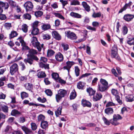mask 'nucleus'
<instances>
[{
	"label": "nucleus",
	"mask_w": 134,
	"mask_h": 134,
	"mask_svg": "<svg viewBox=\"0 0 134 134\" xmlns=\"http://www.w3.org/2000/svg\"><path fill=\"white\" fill-rule=\"evenodd\" d=\"M55 57L56 60L59 62H62L64 59L63 55L60 52H58L55 54Z\"/></svg>",
	"instance_id": "nucleus-13"
},
{
	"label": "nucleus",
	"mask_w": 134,
	"mask_h": 134,
	"mask_svg": "<svg viewBox=\"0 0 134 134\" xmlns=\"http://www.w3.org/2000/svg\"><path fill=\"white\" fill-rule=\"evenodd\" d=\"M28 93L25 92H23L21 93V97L23 99L28 97Z\"/></svg>",
	"instance_id": "nucleus-39"
},
{
	"label": "nucleus",
	"mask_w": 134,
	"mask_h": 134,
	"mask_svg": "<svg viewBox=\"0 0 134 134\" xmlns=\"http://www.w3.org/2000/svg\"><path fill=\"white\" fill-rule=\"evenodd\" d=\"M27 58L24 59V60L25 63L26 64L28 63L30 65H31L33 63L34 60L37 62L39 60V59L33 58L29 56H27Z\"/></svg>",
	"instance_id": "nucleus-8"
},
{
	"label": "nucleus",
	"mask_w": 134,
	"mask_h": 134,
	"mask_svg": "<svg viewBox=\"0 0 134 134\" xmlns=\"http://www.w3.org/2000/svg\"><path fill=\"white\" fill-rule=\"evenodd\" d=\"M75 64L73 62L67 61L66 62V66H64L63 67L64 70H68V73H69L70 69L72 65Z\"/></svg>",
	"instance_id": "nucleus-11"
},
{
	"label": "nucleus",
	"mask_w": 134,
	"mask_h": 134,
	"mask_svg": "<svg viewBox=\"0 0 134 134\" xmlns=\"http://www.w3.org/2000/svg\"><path fill=\"white\" fill-rule=\"evenodd\" d=\"M21 29L24 32L26 33L27 31L28 26L26 24H24L22 26Z\"/></svg>",
	"instance_id": "nucleus-44"
},
{
	"label": "nucleus",
	"mask_w": 134,
	"mask_h": 134,
	"mask_svg": "<svg viewBox=\"0 0 134 134\" xmlns=\"http://www.w3.org/2000/svg\"><path fill=\"white\" fill-rule=\"evenodd\" d=\"M21 114L20 112L18 110L14 109L12 110L11 113V115L13 116H15L16 115H20Z\"/></svg>",
	"instance_id": "nucleus-33"
},
{
	"label": "nucleus",
	"mask_w": 134,
	"mask_h": 134,
	"mask_svg": "<svg viewBox=\"0 0 134 134\" xmlns=\"http://www.w3.org/2000/svg\"><path fill=\"white\" fill-rule=\"evenodd\" d=\"M40 67L42 68H44L45 69H49V64L47 63H44L42 62H40L39 63Z\"/></svg>",
	"instance_id": "nucleus-22"
},
{
	"label": "nucleus",
	"mask_w": 134,
	"mask_h": 134,
	"mask_svg": "<svg viewBox=\"0 0 134 134\" xmlns=\"http://www.w3.org/2000/svg\"><path fill=\"white\" fill-rule=\"evenodd\" d=\"M39 33V30L38 28H33L31 34L34 35H36Z\"/></svg>",
	"instance_id": "nucleus-35"
},
{
	"label": "nucleus",
	"mask_w": 134,
	"mask_h": 134,
	"mask_svg": "<svg viewBox=\"0 0 134 134\" xmlns=\"http://www.w3.org/2000/svg\"><path fill=\"white\" fill-rule=\"evenodd\" d=\"M128 31L127 26L125 25L122 27V33L123 35H125L127 33Z\"/></svg>",
	"instance_id": "nucleus-38"
},
{
	"label": "nucleus",
	"mask_w": 134,
	"mask_h": 134,
	"mask_svg": "<svg viewBox=\"0 0 134 134\" xmlns=\"http://www.w3.org/2000/svg\"><path fill=\"white\" fill-rule=\"evenodd\" d=\"M116 100L118 102V103L120 104L121 105L122 102L121 100H120V97L119 96H116Z\"/></svg>",
	"instance_id": "nucleus-60"
},
{
	"label": "nucleus",
	"mask_w": 134,
	"mask_h": 134,
	"mask_svg": "<svg viewBox=\"0 0 134 134\" xmlns=\"http://www.w3.org/2000/svg\"><path fill=\"white\" fill-rule=\"evenodd\" d=\"M40 43L39 42H37V44L34 46H33L36 47L39 52H40L42 48L40 46Z\"/></svg>",
	"instance_id": "nucleus-49"
},
{
	"label": "nucleus",
	"mask_w": 134,
	"mask_h": 134,
	"mask_svg": "<svg viewBox=\"0 0 134 134\" xmlns=\"http://www.w3.org/2000/svg\"><path fill=\"white\" fill-rule=\"evenodd\" d=\"M67 91L64 89H60L58 92V94L55 95V98L57 102L59 103L62 98L67 95Z\"/></svg>",
	"instance_id": "nucleus-2"
},
{
	"label": "nucleus",
	"mask_w": 134,
	"mask_h": 134,
	"mask_svg": "<svg viewBox=\"0 0 134 134\" xmlns=\"http://www.w3.org/2000/svg\"><path fill=\"white\" fill-rule=\"evenodd\" d=\"M44 92L47 96L51 97L53 94V92L51 90L49 89H47Z\"/></svg>",
	"instance_id": "nucleus-41"
},
{
	"label": "nucleus",
	"mask_w": 134,
	"mask_h": 134,
	"mask_svg": "<svg viewBox=\"0 0 134 134\" xmlns=\"http://www.w3.org/2000/svg\"><path fill=\"white\" fill-rule=\"evenodd\" d=\"M80 4V2L77 0H74L71 2V5H76Z\"/></svg>",
	"instance_id": "nucleus-51"
},
{
	"label": "nucleus",
	"mask_w": 134,
	"mask_h": 134,
	"mask_svg": "<svg viewBox=\"0 0 134 134\" xmlns=\"http://www.w3.org/2000/svg\"><path fill=\"white\" fill-rule=\"evenodd\" d=\"M102 119L103 120L104 123L106 125L109 126L110 124H111V122H112V119L108 120L105 117L103 116L102 118Z\"/></svg>",
	"instance_id": "nucleus-24"
},
{
	"label": "nucleus",
	"mask_w": 134,
	"mask_h": 134,
	"mask_svg": "<svg viewBox=\"0 0 134 134\" xmlns=\"http://www.w3.org/2000/svg\"><path fill=\"white\" fill-rule=\"evenodd\" d=\"M18 72V66L17 64L14 63L10 67V73L13 75Z\"/></svg>",
	"instance_id": "nucleus-5"
},
{
	"label": "nucleus",
	"mask_w": 134,
	"mask_h": 134,
	"mask_svg": "<svg viewBox=\"0 0 134 134\" xmlns=\"http://www.w3.org/2000/svg\"><path fill=\"white\" fill-rule=\"evenodd\" d=\"M54 15L56 17H58L61 19L64 20L65 18L60 13H54Z\"/></svg>",
	"instance_id": "nucleus-54"
},
{
	"label": "nucleus",
	"mask_w": 134,
	"mask_h": 134,
	"mask_svg": "<svg viewBox=\"0 0 134 134\" xmlns=\"http://www.w3.org/2000/svg\"><path fill=\"white\" fill-rule=\"evenodd\" d=\"M82 5L85 9L88 12H89L90 10V7L87 4V3L85 2H82Z\"/></svg>",
	"instance_id": "nucleus-26"
},
{
	"label": "nucleus",
	"mask_w": 134,
	"mask_h": 134,
	"mask_svg": "<svg viewBox=\"0 0 134 134\" xmlns=\"http://www.w3.org/2000/svg\"><path fill=\"white\" fill-rule=\"evenodd\" d=\"M31 128L32 130L33 131L35 130L37 127V126L35 123L32 122L31 124Z\"/></svg>",
	"instance_id": "nucleus-55"
},
{
	"label": "nucleus",
	"mask_w": 134,
	"mask_h": 134,
	"mask_svg": "<svg viewBox=\"0 0 134 134\" xmlns=\"http://www.w3.org/2000/svg\"><path fill=\"white\" fill-rule=\"evenodd\" d=\"M12 134H23V133L20 130L14 131L12 133Z\"/></svg>",
	"instance_id": "nucleus-64"
},
{
	"label": "nucleus",
	"mask_w": 134,
	"mask_h": 134,
	"mask_svg": "<svg viewBox=\"0 0 134 134\" xmlns=\"http://www.w3.org/2000/svg\"><path fill=\"white\" fill-rule=\"evenodd\" d=\"M56 82H58L62 84H65L66 83V82L64 80L62 79L61 78H59L57 81Z\"/></svg>",
	"instance_id": "nucleus-63"
},
{
	"label": "nucleus",
	"mask_w": 134,
	"mask_h": 134,
	"mask_svg": "<svg viewBox=\"0 0 134 134\" xmlns=\"http://www.w3.org/2000/svg\"><path fill=\"white\" fill-rule=\"evenodd\" d=\"M86 91L89 96H93L95 94L96 91L91 87H89L86 89Z\"/></svg>",
	"instance_id": "nucleus-18"
},
{
	"label": "nucleus",
	"mask_w": 134,
	"mask_h": 134,
	"mask_svg": "<svg viewBox=\"0 0 134 134\" xmlns=\"http://www.w3.org/2000/svg\"><path fill=\"white\" fill-rule=\"evenodd\" d=\"M65 35L68 38L71 40H76L77 37L76 34L73 32H71L70 30H68L65 31Z\"/></svg>",
	"instance_id": "nucleus-3"
},
{
	"label": "nucleus",
	"mask_w": 134,
	"mask_h": 134,
	"mask_svg": "<svg viewBox=\"0 0 134 134\" xmlns=\"http://www.w3.org/2000/svg\"><path fill=\"white\" fill-rule=\"evenodd\" d=\"M24 6L27 12L31 10L33 7V4L30 1H27L24 4Z\"/></svg>",
	"instance_id": "nucleus-10"
},
{
	"label": "nucleus",
	"mask_w": 134,
	"mask_h": 134,
	"mask_svg": "<svg viewBox=\"0 0 134 134\" xmlns=\"http://www.w3.org/2000/svg\"><path fill=\"white\" fill-rule=\"evenodd\" d=\"M52 78L54 79L56 81H57L59 77V74L56 72H53L51 74Z\"/></svg>",
	"instance_id": "nucleus-31"
},
{
	"label": "nucleus",
	"mask_w": 134,
	"mask_h": 134,
	"mask_svg": "<svg viewBox=\"0 0 134 134\" xmlns=\"http://www.w3.org/2000/svg\"><path fill=\"white\" fill-rule=\"evenodd\" d=\"M38 77L39 78H42L45 77L46 75L44 72L40 71L37 74Z\"/></svg>",
	"instance_id": "nucleus-27"
},
{
	"label": "nucleus",
	"mask_w": 134,
	"mask_h": 134,
	"mask_svg": "<svg viewBox=\"0 0 134 134\" xmlns=\"http://www.w3.org/2000/svg\"><path fill=\"white\" fill-rule=\"evenodd\" d=\"M55 52L52 49H48L47 50V56L48 57H50L53 56Z\"/></svg>",
	"instance_id": "nucleus-25"
},
{
	"label": "nucleus",
	"mask_w": 134,
	"mask_h": 134,
	"mask_svg": "<svg viewBox=\"0 0 134 134\" xmlns=\"http://www.w3.org/2000/svg\"><path fill=\"white\" fill-rule=\"evenodd\" d=\"M1 110L5 113L8 112V107L6 105H3L1 106Z\"/></svg>",
	"instance_id": "nucleus-28"
},
{
	"label": "nucleus",
	"mask_w": 134,
	"mask_h": 134,
	"mask_svg": "<svg viewBox=\"0 0 134 134\" xmlns=\"http://www.w3.org/2000/svg\"><path fill=\"white\" fill-rule=\"evenodd\" d=\"M81 104L83 107L91 108L92 106V104L89 101L84 99L81 100Z\"/></svg>",
	"instance_id": "nucleus-12"
},
{
	"label": "nucleus",
	"mask_w": 134,
	"mask_h": 134,
	"mask_svg": "<svg viewBox=\"0 0 134 134\" xmlns=\"http://www.w3.org/2000/svg\"><path fill=\"white\" fill-rule=\"evenodd\" d=\"M70 16H73L76 18H80L82 17L81 15L76 13H74L73 12H71L70 14Z\"/></svg>",
	"instance_id": "nucleus-34"
},
{
	"label": "nucleus",
	"mask_w": 134,
	"mask_h": 134,
	"mask_svg": "<svg viewBox=\"0 0 134 134\" xmlns=\"http://www.w3.org/2000/svg\"><path fill=\"white\" fill-rule=\"evenodd\" d=\"M28 52L29 53L27 55V56H30L33 58L38 59L37 57L35 55L38 53V52L36 50L31 48L28 51Z\"/></svg>",
	"instance_id": "nucleus-7"
},
{
	"label": "nucleus",
	"mask_w": 134,
	"mask_h": 134,
	"mask_svg": "<svg viewBox=\"0 0 134 134\" xmlns=\"http://www.w3.org/2000/svg\"><path fill=\"white\" fill-rule=\"evenodd\" d=\"M75 72L76 76L77 77L80 75V69L78 66L75 67Z\"/></svg>",
	"instance_id": "nucleus-43"
},
{
	"label": "nucleus",
	"mask_w": 134,
	"mask_h": 134,
	"mask_svg": "<svg viewBox=\"0 0 134 134\" xmlns=\"http://www.w3.org/2000/svg\"><path fill=\"white\" fill-rule=\"evenodd\" d=\"M43 14V12L42 11H38L35 12V15L37 17H40Z\"/></svg>",
	"instance_id": "nucleus-47"
},
{
	"label": "nucleus",
	"mask_w": 134,
	"mask_h": 134,
	"mask_svg": "<svg viewBox=\"0 0 134 134\" xmlns=\"http://www.w3.org/2000/svg\"><path fill=\"white\" fill-rule=\"evenodd\" d=\"M8 3L11 8L13 9L16 8L18 5L13 0H9Z\"/></svg>",
	"instance_id": "nucleus-23"
},
{
	"label": "nucleus",
	"mask_w": 134,
	"mask_h": 134,
	"mask_svg": "<svg viewBox=\"0 0 134 134\" xmlns=\"http://www.w3.org/2000/svg\"><path fill=\"white\" fill-rule=\"evenodd\" d=\"M111 92L112 94L115 96V97H116V96H119L118 95V91L116 90L112 89L111 90Z\"/></svg>",
	"instance_id": "nucleus-52"
},
{
	"label": "nucleus",
	"mask_w": 134,
	"mask_h": 134,
	"mask_svg": "<svg viewBox=\"0 0 134 134\" xmlns=\"http://www.w3.org/2000/svg\"><path fill=\"white\" fill-rule=\"evenodd\" d=\"M42 37L44 40H48L51 38V36L49 35L46 34L43 35Z\"/></svg>",
	"instance_id": "nucleus-53"
},
{
	"label": "nucleus",
	"mask_w": 134,
	"mask_h": 134,
	"mask_svg": "<svg viewBox=\"0 0 134 134\" xmlns=\"http://www.w3.org/2000/svg\"><path fill=\"white\" fill-rule=\"evenodd\" d=\"M82 82L81 81H80L77 83V88L79 89H82L84 86V85L82 84Z\"/></svg>",
	"instance_id": "nucleus-46"
},
{
	"label": "nucleus",
	"mask_w": 134,
	"mask_h": 134,
	"mask_svg": "<svg viewBox=\"0 0 134 134\" xmlns=\"http://www.w3.org/2000/svg\"><path fill=\"white\" fill-rule=\"evenodd\" d=\"M52 35L54 38L56 40L59 41L61 39V35L56 31H54L52 32Z\"/></svg>",
	"instance_id": "nucleus-15"
},
{
	"label": "nucleus",
	"mask_w": 134,
	"mask_h": 134,
	"mask_svg": "<svg viewBox=\"0 0 134 134\" xmlns=\"http://www.w3.org/2000/svg\"><path fill=\"white\" fill-rule=\"evenodd\" d=\"M23 17L25 19L30 20L31 19V16L30 14L28 13L24 14Z\"/></svg>",
	"instance_id": "nucleus-48"
},
{
	"label": "nucleus",
	"mask_w": 134,
	"mask_h": 134,
	"mask_svg": "<svg viewBox=\"0 0 134 134\" xmlns=\"http://www.w3.org/2000/svg\"><path fill=\"white\" fill-rule=\"evenodd\" d=\"M31 43L33 46L36 44L37 42H38L37 38L35 36H33L32 38Z\"/></svg>",
	"instance_id": "nucleus-37"
},
{
	"label": "nucleus",
	"mask_w": 134,
	"mask_h": 134,
	"mask_svg": "<svg viewBox=\"0 0 134 134\" xmlns=\"http://www.w3.org/2000/svg\"><path fill=\"white\" fill-rule=\"evenodd\" d=\"M39 24V22L37 21H36L32 24L33 28H38Z\"/></svg>",
	"instance_id": "nucleus-56"
},
{
	"label": "nucleus",
	"mask_w": 134,
	"mask_h": 134,
	"mask_svg": "<svg viewBox=\"0 0 134 134\" xmlns=\"http://www.w3.org/2000/svg\"><path fill=\"white\" fill-rule=\"evenodd\" d=\"M77 96L75 90L74 89L71 93L70 96V99L71 100L74 99Z\"/></svg>",
	"instance_id": "nucleus-30"
},
{
	"label": "nucleus",
	"mask_w": 134,
	"mask_h": 134,
	"mask_svg": "<svg viewBox=\"0 0 134 134\" xmlns=\"http://www.w3.org/2000/svg\"><path fill=\"white\" fill-rule=\"evenodd\" d=\"M111 71L112 74L116 77H118V75L116 72L115 69L114 68L112 69Z\"/></svg>",
	"instance_id": "nucleus-62"
},
{
	"label": "nucleus",
	"mask_w": 134,
	"mask_h": 134,
	"mask_svg": "<svg viewBox=\"0 0 134 134\" xmlns=\"http://www.w3.org/2000/svg\"><path fill=\"white\" fill-rule=\"evenodd\" d=\"M45 117L44 115L40 114L38 117L37 119L38 121H44Z\"/></svg>",
	"instance_id": "nucleus-42"
},
{
	"label": "nucleus",
	"mask_w": 134,
	"mask_h": 134,
	"mask_svg": "<svg viewBox=\"0 0 134 134\" xmlns=\"http://www.w3.org/2000/svg\"><path fill=\"white\" fill-rule=\"evenodd\" d=\"M118 55V47L116 45L114 44L111 48L110 53L111 57L112 58H115Z\"/></svg>",
	"instance_id": "nucleus-6"
},
{
	"label": "nucleus",
	"mask_w": 134,
	"mask_h": 134,
	"mask_svg": "<svg viewBox=\"0 0 134 134\" xmlns=\"http://www.w3.org/2000/svg\"><path fill=\"white\" fill-rule=\"evenodd\" d=\"M122 118L119 114H114L113 116V118L112 119V122L111 124L115 126H116L119 125V124L117 121L118 120L122 119Z\"/></svg>",
	"instance_id": "nucleus-4"
},
{
	"label": "nucleus",
	"mask_w": 134,
	"mask_h": 134,
	"mask_svg": "<svg viewBox=\"0 0 134 134\" xmlns=\"http://www.w3.org/2000/svg\"><path fill=\"white\" fill-rule=\"evenodd\" d=\"M42 30L44 31L49 29L51 28V26L50 24L43 23L41 26Z\"/></svg>",
	"instance_id": "nucleus-20"
},
{
	"label": "nucleus",
	"mask_w": 134,
	"mask_h": 134,
	"mask_svg": "<svg viewBox=\"0 0 134 134\" xmlns=\"http://www.w3.org/2000/svg\"><path fill=\"white\" fill-rule=\"evenodd\" d=\"M24 86L26 90L30 91L32 90L33 88V84L29 83H25L24 84Z\"/></svg>",
	"instance_id": "nucleus-19"
},
{
	"label": "nucleus",
	"mask_w": 134,
	"mask_h": 134,
	"mask_svg": "<svg viewBox=\"0 0 134 134\" xmlns=\"http://www.w3.org/2000/svg\"><path fill=\"white\" fill-rule=\"evenodd\" d=\"M21 129L25 134H34L33 132L31 130L25 126H22Z\"/></svg>",
	"instance_id": "nucleus-16"
},
{
	"label": "nucleus",
	"mask_w": 134,
	"mask_h": 134,
	"mask_svg": "<svg viewBox=\"0 0 134 134\" xmlns=\"http://www.w3.org/2000/svg\"><path fill=\"white\" fill-rule=\"evenodd\" d=\"M102 14L100 12L96 13L94 12L92 15V16L94 18H99L101 16Z\"/></svg>",
	"instance_id": "nucleus-45"
},
{
	"label": "nucleus",
	"mask_w": 134,
	"mask_h": 134,
	"mask_svg": "<svg viewBox=\"0 0 134 134\" xmlns=\"http://www.w3.org/2000/svg\"><path fill=\"white\" fill-rule=\"evenodd\" d=\"M4 26L7 29H10L12 27L11 24L10 23H5L4 24Z\"/></svg>",
	"instance_id": "nucleus-57"
},
{
	"label": "nucleus",
	"mask_w": 134,
	"mask_h": 134,
	"mask_svg": "<svg viewBox=\"0 0 134 134\" xmlns=\"http://www.w3.org/2000/svg\"><path fill=\"white\" fill-rule=\"evenodd\" d=\"M127 41V43L130 46L134 45V37L132 38H129Z\"/></svg>",
	"instance_id": "nucleus-40"
},
{
	"label": "nucleus",
	"mask_w": 134,
	"mask_h": 134,
	"mask_svg": "<svg viewBox=\"0 0 134 134\" xmlns=\"http://www.w3.org/2000/svg\"><path fill=\"white\" fill-rule=\"evenodd\" d=\"M91 74L90 73H86L85 74L82 75L80 77L79 79H81L82 78L86 77L88 76L89 75H91Z\"/></svg>",
	"instance_id": "nucleus-59"
},
{
	"label": "nucleus",
	"mask_w": 134,
	"mask_h": 134,
	"mask_svg": "<svg viewBox=\"0 0 134 134\" xmlns=\"http://www.w3.org/2000/svg\"><path fill=\"white\" fill-rule=\"evenodd\" d=\"M102 97V95L99 92H97L95 95H93V100L96 102L100 100Z\"/></svg>",
	"instance_id": "nucleus-14"
},
{
	"label": "nucleus",
	"mask_w": 134,
	"mask_h": 134,
	"mask_svg": "<svg viewBox=\"0 0 134 134\" xmlns=\"http://www.w3.org/2000/svg\"><path fill=\"white\" fill-rule=\"evenodd\" d=\"M113 109L111 107L107 108L105 110V113L108 115H111L113 113Z\"/></svg>",
	"instance_id": "nucleus-21"
},
{
	"label": "nucleus",
	"mask_w": 134,
	"mask_h": 134,
	"mask_svg": "<svg viewBox=\"0 0 134 134\" xmlns=\"http://www.w3.org/2000/svg\"><path fill=\"white\" fill-rule=\"evenodd\" d=\"M62 106H60L58 108L57 111H55V114L57 117L59 116V115H61L62 110Z\"/></svg>",
	"instance_id": "nucleus-36"
},
{
	"label": "nucleus",
	"mask_w": 134,
	"mask_h": 134,
	"mask_svg": "<svg viewBox=\"0 0 134 134\" xmlns=\"http://www.w3.org/2000/svg\"><path fill=\"white\" fill-rule=\"evenodd\" d=\"M37 100L38 101L42 103H44L47 101V99L45 98H44L43 99H42L41 98L39 97L37 98Z\"/></svg>",
	"instance_id": "nucleus-50"
},
{
	"label": "nucleus",
	"mask_w": 134,
	"mask_h": 134,
	"mask_svg": "<svg viewBox=\"0 0 134 134\" xmlns=\"http://www.w3.org/2000/svg\"><path fill=\"white\" fill-rule=\"evenodd\" d=\"M134 18L133 14H125L123 17V19L127 22L132 21Z\"/></svg>",
	"instance_id": "nucleus-9"
},
{
	"label": "nucleus",
	"mask_w": 134,
	"mask_h": 134,
	"mask_svg": "<svg viewBox=\"0 0 134 134\" xmlns=\"http://www.w3.org/2000/svg\"><path fill=\"white\" fill-rule=\"evenodd\" d=\"M48 122L47 121H42L40 124L41 127L43 129L46 130L48 128Z\"/></svg>",
	"instance_id": "nucleus-17"
},
{
	"label": "nucleus",
	"mask_w": 134,
	"mask_h": 134,
	"mask_svg": "<svg viewBox=\"0 0 134 134\" xmlns=\"http://www.w3.org/2000/svg\"><path fill=\"white\" fill-rule=\"evenodd\" d=\"M18 34V33L16 31H12L10 34H9V38L10 39H11L16 36Z\"/></svg>",
	"instance_id": "nucleus-32"
},
{
	"label": "nucleus",
	"mask_w": 134,
	"mask_h": 134,
	"mask_svg": "<svg viewBox=\"0 0 134 134\" xmlns=\"http://www.w3.org/2000/svg\"><path fill=\"white\" fill-rule=\"evenodd\" d=\"M40 61H41L40 62L46 63L47 61V59L45 57H41L40 58Z\"/></svg>",
	"instance_id": "nucleus-61"
},
{
	"label": "nucleus",
	"mask_w": 134,
	"mask_h": 134,
	"mask_svg": "<svg viewBox=\"0 0 134 134\" xmlns=\"http://www.w3.org/2000/svg\"><path fill=\"white\" fill-rule=\"evenodd\" d=\"M126 99H127V102H132L134 100V96L133 94H129L128 96L125 97Z\"/></svg>",
	"instance_id": "nucleus-29"
},
{
	"label": "nucleus",
	"mask_w": 134,
	"mask_h": 134,
	"mask_svg": "<svg viewBox=\"0 0 134 134\" xmlns=\"http://www.w3.org/2000/svg\"><path fill=\"white\" fill-rule=\"evenodd\" d=\"M62 46L63 48V49L65 51H66L69 49V45L67 44L62 43Z\"/></svg>",
	"instance_id": "nucleus-58"
},
{
	"label": "nucleus",
	"mask_w": 134,
	"mask_h": 134,
	"mask_svg": "<svg viewBox=\"0 0 134 134\" xmlns=\"http://www.w3.org/2000/svg\"><path fill=\"white\" fill-rule=\"evenodd\" d=\"M108 85V83L106 80L101 78L99 82L98 83V91L103 92L107 91L109 87Z\"/></svg>",
	"instance_id": "nucleus-1"
}]
</instances>
